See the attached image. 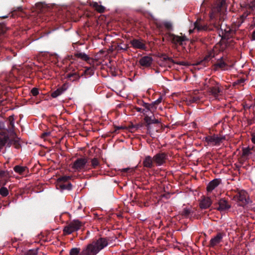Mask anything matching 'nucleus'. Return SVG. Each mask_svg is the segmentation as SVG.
Instances as JSON below:
<instances>
[{"label":"nucleus","mask_w":255,"mask_h":255,"mask_svg":"<svg viewBox=\"0 0 255 255\" xmlns=\"http://www.w3.org/2000/svg\"><path fill=\"white\" fill-rule=\"evenodd\" d=\"M82 223L79 221L73 220L64 227L63 232L66 234H70L78 230L82 226Z\"/></svg>","instance_id":"nucleus-6"},{"label":"nucleus","mask_w":255,"mask_h":255,"mask_svg":"<svg viewBox=\"0 0 255 255\" xmlns=\"http://www.w3.org/2000/svg\"><path fill=\"white\" fill-rule=\"evenodd\" d=\"M145 107H146V108L148 110H149V106H148V105H147V104H145Z\"/></svg>","instance_id":"nucleus-45"},{"label":"nucleus","mask_w":255,"mask_h":255,"mask_svg":"<svg viewBox=\"0 0 255 255\" xmlns=\"http://www.w3.org/2000/svg\"><path fill=\"white\" fill-rule=\"evenodd\" d=\"M165 38L175 45H182L183 42L187 40L185 36H179L170 33L166 34Z\"/></svg>","instance_id":"nucleus-7"},{"label":"nucleus","mask_w":255,"mask_h":255,"mask_svg":"<svg viewBox=\"0 0 255 255\" xmlns=\"http://www.w3.org/2000/svg\"><path fill=\"white\" fill-rule=\"evenodd\" d=\"M91 70V71H93L92 69H91V68H89V69H87V70Z\"/></svg>","instance_id":"nucleus-51"},{"label":"nucleus","mask_w":255,"mask_h":255,"mask_svg":"<svg viewBox=\"0 0 255 255\" xmlns=\"http://www.w3.org/2000/svg\"><path fill=\"white\" fill-rule=\"evenodd\" d=\"M238 200L242 202V204H245L248 203L249 195L246 191L242 190L240 191L237 195Z\"/></svg>","instance_id":"nucleus-13"},{"label":"nucleus","mask_w":255,"mask_h":255,"mask_svg":"<svg viewBox=\"0 0 255 255\" xmlns=\"http://www.w3.org/2000/svg\"><path fill=\"white\" fill-rule=\"evenodd\" d=\"M87 163V158H78L70 165V166L74 171L81 172L85 170Z\"/></svg>","instance_id":"nucleus-4"},{"label":"nucleus","mask_w":255,"mask_h":255,"mask_svg":"<svg viewBox=\"0 0 255 255\" xmlns=\"http://www.w3.org/2000/svg\"><path fill=\"white\" fill-rule=\"evenodd\" d=\"M27 170V168L26 166L16 165L13 167V170L14 172L19 175H22Z\"/></svg>","instance_id":"nucleus-22"},{"label":"nucleus","mask_w":255,"mask_h":255,"mask_svg":"<svg viewBox=\"0 0 255 255\" xmlns=\"http://www.w3.org/2000/svg\"><path fill=\"white\" fill-rule=\"evenodd\" d=\"M220 59H221L219 60L217 62L214 64L215 69L216 70H218V69L225 70L226 69L227 64L222 59V57H220Z\"/></svg>","instance_id":"nucleus-20"},{"label":"nucleus","mask_w":255,"mask_h":255,"mask_svg":"<svg viewBox=\"0 0 255 255\" xmlns=\"http://www.w3.org/2000/svg\"><path fill=\"white\" fill-rule=\"evenodd\" d=\"M225 4V0H218L215 6L212 9V12L210 13V17L211 19L215 17L216 13L221 12Z\"/></svg>","instance_id":"nucleus-9"},{"label":"nucleus","mask_w":255,"mask_h":255,"mask_svg":"<svg viewBox=\"0 0 255 255\" xmlns=\"http://www.w3.org/2000/svg\"><path fill=\"white\" fill-rule=\"evenodd\" d=\"M153 158L150 156H145L143 161V165L144 167L151 168L153 166Z\"/></svg>","instance_id":"nucleus-21"},{"label":"nucleus","mask_w":255,"mask_h":255,"mask_svg":"<svg viewBox=\"0 0 255 255\" xmlns=\"http://www.w3.org/2000/svg\"><path fill=\"white\" fill-rule=\"evenodd\" d=\"M177 64L180 65H188V63L186 62L182 61V62H179L176 63Z\"/></svg>","instance_id":"nucleus-39"},{"label":"nucleus","mask_w":255,"mask_h":255,"mask_svg":"<svg viewBox=\"0 0 255 255\" xmlns=\"http://www.w3.org/2000/svg\"><path fill=\"white\" fill-rule=\"evenodd\" d=\"M248 15V13H244L241 16V18L244 20L245 18H246L247 16Z\"/></svg>","instance_id":"nucleus-41"},{"label":"nucleus","mask_w":255,"mask_h":255,"mask_svg":"<svg viewBox=\"0 0 255 255\" xmlns=\"http://www.w3.org/2000/svg\"><path fill=\"white\" fill-rule=\"evenodd\" d=\"M251 149L249 147H246L243 149L242 156L248 157L251 154Z\"/></svg>","instance_id":"nucleus-27"},{"label":"nucleus","mask_w":255,"mask_h":255,"mask_svg":"<svg viewBox=\"0 0 255 255\" xmlns=\"http://www.w3.org/2000/svg\"><path fill=\"white\" fill-rule=\"evenodd\" d=\"M14 119L13 116H11L8 118V121H9V125H10L11 128H13L14 127Z\"/></svg>","instance_id":"nucleus-34"},{"label":"nucleus","mask_w":255,"mask_h":255,"mask_svg":"<svg viewBox=\"0 0 255 255\" xmlns=\"http://www.w3.org/2000/svg\"><path fill=\"white\" fill-rule=\"evenodd\" d=\"M191 213V210L189 208H185L183 210V215L188 217Z\"/></svg>","instance_id":"nucleus-35"},{"label":"nucleus","mask_w":255,"mask_h":255,"mask_svg":"<svg viewBox=\"0 0 255 255\" xmlns=\"http://www.w3.org/2000/svg\"><path fill=\"white\" fill-rule=\"evenodd\" d=\"M221 181L220 179H215L210 182L207 186V192H212L221 183Z\"/></svg>","instance_id":"nucleus-15"},{"label":"nucleus","mask_w":255,"mask_h":255,"mask_svg":"<svg viewBox=\"0 0 255 255\" xmlns=\"http://www.w3.org/2000/svg\"><path fill=\"white\" fill-rule=\"evenodd\" d=\"M224 139V136H219L217 134L208 135L204 137V140L207 145L212 146L220 145Z\"/></svg>","instance_id":"nucleus-5"},{"label":"nucleus","mask_w":255,"mask_h":255,"mask_svg":"<svg viewBox=\"0 0 255 255\" xmlns=\"http://www.w3.org/2000/svg\"><path fill=\"white\" fill-rule=\"evenodd\" d=\"M205 3H206V1H205V0H204V1L203 2L202 4V6H203L205 4Z\"/></svg>","instance_id":"nucleus-46"},{"label":"nucleus","mask_w":255,"mask_h":255,"mask_svg":"<svg viewBox=\"0 0 255 255\" xmlns=\"http://www.w3.org/2000/svg\"><path fill=\"white\" fill-rule=\"evenodd\" d=\"M144 120L148 125L152 124H158L159 123V121L158 120L155 119L154 117H152L146 116L144 118Z\"/></svg>","instance_id":"nucleus-24"},{"label":"nucleus","mask_w":255,"mask_h":255,"mask_svg":"<svg viewBox=\"0 0 255 255\" xmlns=\"http://www.w3.org/2000/svg\"><path fill=\"white\" fill-rule=\"evenodd\" d=\"M94 7L99 12H103L105 11V7L101 5H99L97 2L94 4Z\"/></svg>","instance_id":"nucleus-29"},{"label":"nucleus","mask_w":255,"mask_h":255,"mask_svg":"<svg viewBox=\"0 0 255 255\" xmlns=\"http://www.w3.org/2000/svg\"><path fill=\"white\" fill-rule=\"evenodd\" d=\"M0 194L2 197H6L8 195V190L5 187H2L0 188Z\"/></svg>","instance_id":"nucleus-30"},{"label":"nucleus","mask_w":255,"mask_h":255,"mask_svg":"<svg viewBox=\"0 0 255 255\" xmlns=\"http://www.w3.org/2000/svg\"><path fill=\"white\" fill-rule=\"evenodd\" d=\"M166 159V155L164 153H159L153 157L154 162L157 166H160L165 163Z\"/></svg>","instance_id":"nucleus-11"},{"label":"nucleus","mask_w":255,"mask_h":255,"mask_svg":"<svg viewBox=\"0 0 255 255\" xmlns=\"http://www.w3.org/2000/svg\"><path fill=\"white\" fill-rule=\"evenodd\" d=\"M91 164L92 167L95 168L99 165V162L97 158H93L91 161Z\"/></svg>","instance_id":"nucleus-33"},{"label":"nucleus","mask_w":255,"mask_h":255,"mask_svg":"<svg viewBox=\"0 0 255 255\" xmlns=\"http://www.w3.org/2000/svg\"><path fill=\"white\" fill-rule=\"evenodd\" d=\"M3 178H0V182H1V180Z\"/></svg>","instance_id":"nucleus-50"},{"label":"nucleus","mask_w":255,"mask_h":255,"mask_svg":"<svg viewBox=\"0 0 255 255\" xmlns=\"http://www.w3.org/2000/svg\"><path fill=\"white\" fill-rule=\"evenodd\" d=\"M194 29L197 30V31H206L208 30V27L201 18H198L194 23V28L189 29V33H192Z\"/></svg>","instance_id":"nucleus-8"},{"label":"nucleus","mask_w":255,"mask_h":255,"mask_svg":"<svg viewBox=\"0 0 255 255\" xmlns=\"http://www.w3.org/2000/svg\"><path fill=\"white\" fill-rule=\"evenodd\" d=\"M130 44L135 49L144 50L146 48L145 44L143 40L140 39H134L130 41Z\"/></svg>","instance_id":"nucleus-12"},{"label":"nucleus","mask_w":255,"mask_h":255,"mask_svg":"<svg viewBox=\"0 0 255 255\" xmlns=\"http://www.w3.org/2000/svg\"><path fill=\"white\" fill-rule=\"evenodd\" d=\"M80 253V249L77 248H74L70 250V255H78Z\"/></svg>","instance_id":"nucleus-31"},{"label":"nucleus","mask_w":255,"mask_h":255,"mask_svg":"<svg viewBox=\"0 0 255 255\" xmlns=\"http://www.w3.org/2000/svg\"><path fill=\"white\" fill-rule=\"evenodd\" d=\"M162 96H160L156 101H154V104L156 105H158L162 102Z\"/></svg>","instance_id":"nucleus-38"},{"label":"nucleus","mask_w":255,"mask_h":255,"mask_svg":"<svg viewBox=\"0 0 255 255\" xmlns=\"http://www.w3.org/2000/svg\"><path fill=\"white\" fill-rule=\"evenodd\" d=\"M250 6L253 8L255 7V0H253L250 3Z\"/></svg>","instance_id":"nucleus-40"},{"label":"nucleus","mask_w":255,"mask_h":255,"mask_svg":"<svg viewBox=\"0 0 255 255\" xmlns=\"http://www.w3.org/2000/svg\"><path fill=\"white\" fill-rule=\"evenodd\" d=\"M76 57L81 59L84 61H88L90 60V57L85 53L83 52H78L75 54Z\"/></svg>","instance_id":"nucleus-25"},{"label":"nucleus","mask_w":255,"mask_h":255,"mask_svg":"<svg viewBox=\"0 0 255 255\" xmlns=\"http://www.w3.org/2000/svg\"><path fill=\"white\" fill-rule=\"evenodd\" d=\"M224 30L225 31V33H226L227 32H228L230 31V29H229V30L224 29Z\"/></svg>","instance_id":"nucleus-47"},{"label":"nucleus","mask_w":255,"mask_h":255,"mask_svg":"<svg viewBox=\"0 0 255 255\" xmlns=\"http://www.w3.org/2000/svg\"><path fill=\"white\" fill-rule=\"evenodd\" d=\"M212 202L209 197H203L200 203V207L201 209L208 208L212 204Z\"/></svg>","instance_id":"nucleus-17"},{"label":"nucleus","mask_w":255,"mask_h":255,"mask_svg":"<svg viewBox=\"0 0 255 255\" xmlns=\"http://www.w3.org/2000/svg\"><path fill=\"white\" fill-rule=\"evenodd\" d=\"M200 98L198 96L190 97L186 100L187 104L189 105L192 103H198L200 102Z\"/></svg>","instance_id":"nucleus-23"},{"label":"nucleus","mask_w":255,"mask_h":255,"mask_svg":"<svg viewBox=\"0 0 255 255\" xmlns=\"http://www.w3.org/2000/svg\"><path fill=\"white\" fill-rule=\"evenodd\" d=\"M5 175V172L4 171L0 170V178H3ZM6 182L2 183L1 182H0V186L2 184L3 185H5Z\"/></svg>","instance_id":"nucleus-37"},{"label":"nucleus","mask_w":255,"mask_h":255,"mask_svg":"<svg viewBox=\"0 0 255 255\" xmlns=\"http://www.w3.org/2000/svg\"><path fill=\"white\" fill-rule=\"evenodd\" d=\"M31 93L34 96H37L39 94L38 89L36 88H33L31 90Z\"/></svg>","instance_id":"nucleus-36"},{"label":"nucleus","mask_w":255,"mask_h":255,"mask_svg":"<svg viewBox=\"0 0 255 255\" xmlns=\"http://www.w3.org/2000/svg\"><path fill=\"white\" fill-rule=\"evenodd\" d=\"M137 111H138V112H141V108H138V109H137Z\"/></svg>","instance_id":"nucleus-48"},{"label":"nucleus","mask_w":255,"mask_h":255,"mask_svg":"<svg viewBox=\"0 0 255 255\" xmlns=\"http://www.w3.org/2000/svg\"><path fill=\"white\" fill-rule=\"evenodd\" d=\"M108 241L105 238H99L92 243L89 244L81 252V255H96L100 251L107 246Z\"/></svg>","instance_id":"nucleus-1"},{"label":"nucleus","mask_w":255,"mask_h":255,"mask_svg":"<svg viewBox=\"0 0 255 255\" xmlns=\"http://www.w3.org/2000/svg\"><path fill=\"white\" fill-rule=\"evenodd\" d=\"M11 139L7 136L5 133H0V150L4 146L10 147L11 145H14L16 148H19L20 144V139L17 137L14 132L11 133Z\"/></svg>","instance_id":"nucleus-2"},{"label":"nucleus","mask_w":255,"mask_h":255,"mask_svg":"<svg viewBox=\"0 0 255 255\" xmlns=\"http://www.w3.org/2000/svg\"><path fill=\"white\" fill-rule=\"evenodd\" d=\"M222 26H223V25H222H222H221V26H220V28H221V29L222 30H223V28H222Z\"/></svg>","instance_id":"nucleus-49"},{"label":"nucleus","mask_w":255,"mask_h":255,"mask_svg":"<svg viewBox=\"0 0 255 255\" xmlns=\"http://www.w3.org/2000/svg\"><path fill=\"white\" fill-rule=\"evenodd\" d=\"M71 178L70 176H64L61 177H59L57 181V183H64L67 182L68 180H69Z\"/></svg>","instance_id":"nucleus-28"},{"label":"nucleus","mask_w":255,"mask_h":255,"mask_svg":"<svg viewBox=\"0 0 255 255\" xmlns=\"http://www.w3.org/2000/svg\"><path fill=\"white\" fill-rule=\"evenodd\" d=\"M117 47L118 50H127L129 47L128 44L120 43L118 44Z\"/></svg>","instance_id":"nucleus-32"},{"label":"nucleus","mask_w":255,"mask_h":255,"mask_svg":"<svg viewBox=\"0 0 255 255\" xmlns=\"http://www.w3.org/2000/svg\"><path fill=\"white\" fill-rule=\"evenodd\" d=\"M219 45L217 44L212 50L209 51L207 55L205 57L204 60L208 61L210 60L212 58L214 57L216 54V52L218 49Z\"/></svg>","instance_id":"nucleus-19"},{"label":"nucleus","mask_w":255,"mask_h":255,"mask_svg":"<svg viewBox=\"0 0 255 255\" xmlns=\"http://www.w3.org/2000/svg\"><path fill=\"white\" fill-rule=\"evenodd\" d=\"M225 234L223 233H218L215 236L211 238L210 241V246L214 247L219 244L223 240V237L225 236Z\"/></svg>","instance_id":"nucleus-10"},{"label":"nucleus","mask_w":255,"mask_h":255,"mask_svg":"<svg viewBox=\"0 0 255 255\" xmlns=\"http://www.w3.org/2000/svg\"><path fill=\"white\" fill-rule=\"evenodd\" d=\"M57 188H59L61 190H70L72 189V185L70 183H57Z\"/></svg>","instance_id":"nucleus-18"},{"label":"nucleus","mask_w":255,"mask_h":255,"mask_svg":"<svg viewBox=\"0 0 255 255\" xmlns=\"http://www.w3.org/2000/svg\"><path fill=\"white\" fill-rule=\"evenodd\" d=\"M218 204L219 207L217 208V210L220 211H225L231 207L227 201L223 199L219 201Z\"/></svg>","instance_id":"nucleus-16"},{"label":"nucleus","mask_w":255,"mask_h":255,"mask_svg":"<svg viewBox=\"0 0 255 255\" xmlns=\"http://www.w3.org/2000/svg\"><path fill=\"white\" fill-rule=\"evenodd\" d=\"M153 59L150 56H145L141 58L139 63L143 67H149L152 63Z\"/></svg>","instance_id":"nucleus-14"},{"label":"nucleus","mask_w":255,"mask_h":255,"mask_svg":"<svg viewBox=\"0 0 255 255\" xmlns=\"http://www.w3.org/2000/svg\"><path fill=\"white\" fill-rule=\"evenodd\" d=\"M64 91V90H63L62 88H59L51 94V96L53 98H56L59 96L61 95L63 93Z\"/></svg>","instance_id":"nucleus-26"},{"label":"nucleus","mask_w":255,"mask_h":255,"mask_svg":"<svg viewBox=\"0 0 255 255\" xmlns=\"http://www.w3.org/2000/svg\"><path fill=\"white\" fill-rule=\"evenodd\" d=\"M252 141L253 143L255 144V134H253L252 135Z\"/></svg>","instance_id":"nucleus-42"},{"label":"nucleus","mask_w":255,"mask_h":255,"mask_svg":"<svg viewBox=\"0 0 255 255\" xmlns=\"http://www.w3.org/2000/svg\"><path fill=\"white\" fill-rule=\"evenodd\" d=\"M205 86L208 88V94L211 96L210 98L212 100L218 99L219 96L222 94L223 88L213 79H210L208 81H206Z\"/></svg>","instance_id":"nucleus-3"},{"label":"nucleus","mask_w":255,"mask_h":255,"mask_svg":"<svg viewBox=\"0 0 255 255\" xmlns=\"http://www.w3.org/2000/svg\"><path fill=\"white\" fill-rule=\"evenodd\" d=\"M48 134H49V133H48V132H44V133L42 134V137H44V136H46V135H48Z\"/></svg>","instance_id":"nucleus-44"},{"label":"nucleus","mask_w":255,"mask_h":255,"mask_svg":"<svg viewBox=\"0 0 255 255\" xmlns=\"http://www.w3.org/2000/svg\"><path fill=\"white\" fill-rule=\"evenodd\" d=\"M252 37L253 40H255V30L253 33Z\"/></svg>","instance_id":"nucleus-43"}]
</instances>
